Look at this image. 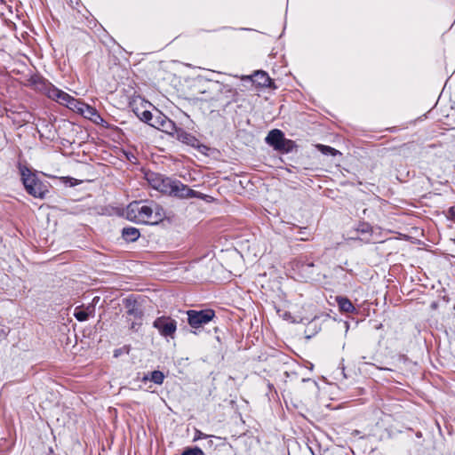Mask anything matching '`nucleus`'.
<instances>
[{"label": "nucleus", "mask_w": 455, "mask_h": 455, "mask_svg": "<svg viewBox=\"0 0 455 455\" xmlns=\"http://www.w3.org/2000/svg\"><path fill=\"white\" fill-rule=\"evenodd\" d=\"M126 213L128 220L144 224H157L165 218L163 207L153 201H134L128 205Z\"/></svg>", "instance_id": "1"}, {"label": "nucleus", "mask_w": 455, "mask_h": 455, "mask_svg": "<svg viewBox=\"0 0 455 455\" xmlns=\"http://www.w3.org/2000/svg\"><path fill=\"white\" fill-rule=\"evenodd\" d=\"M43 87L44 92L48 98L67 106L72 110H75L76 105L79 104L80 100L73 98L68 93L58 89L50 83H44Z\"/></svg>", "instance_id": "2"}, {"label": "nucleus", "mask_w": 455, "mask_h": 455, "mask_svg": "<svg viewBox=\"0 0 455 455\" xmlns=\"http://www.w3.org/2000/svg\"><path fill=\"white\" fill-rule=\"evenodd\" d=\"M164 194L179 198H203V194L189 188L180 180L171 178Z\"/></svg>", "instance_id": "3"}, {"label": "nucleus", "mask_w": 455, "mask_h": 455, "mask_svg": "<svg viewBox=\"0 0 455 455\" xmlns=\"http://www.w3.org/2000/svg\"><path fill=\"white\" fill-rule=\"evenodd\" d=\"M188 323L194 328L197 329L211 322L215 317V311L211 308L202 310H188Z\"/></svg>", "instance_id": "4"}, {"label": "nucleus", "mask_w": 455, "mask_h": 455, "mask_svg": "<svg viewBox=\"0 0 455 455\" xmlns=\"http://www.w3.org/2000/svg\"><path fill=\"white\" fill-rule=\"evenodd\" d=\"M153 327L157 329L162 336L172 337L177 330V322L169 316H160L154 321Z\"/></svg>", "instance_id": "5"}, {"label": "nucleus", "mask_w": 455, "mask_h": 455, "mask_svg": "<svg viewBox=\"0 0 455 455\" xmlns=\"http://www.w3.org/2000/svg\"><path fill=\"white\" fill-rule=\"evenodd\" d=\"M75 110L94 124H100L104 122V119L100 116L96 108L84 102L79 101Z\"/></svg>", "instance_id": "6"}, {"label": "nucleus", "mask_w": 455, "mask_h": 455, "mask_svg": "<svg viewBox=\"0 0 455 455\" xmlns=\"http://www.w3.org/2000/svg\"><path fill=\"white\" fill-rule=\"evenodd\" d=\"M147 180L154 189L165 193L168 181H170L171 178L164 177L159 173L151 172L147 174Z\"/></svg>", "instance_id": "7"}, {"label": "nucleus", "mask_w": 455, "mask_h": 455, "mask_svg": "<svg viewBox=\"0 0 455 455\" xmlns=\"http://www.w3.org/2000/svg\"><path fill=\"white\" fill-rule=\"evenodd\" d=\"M266 142L275 149L281 150L284 148V134L278 129L270 131L266 137Z\"/></svg>", "instance_id": "8"}, {"label": "nucleus", "mask_w": 455, "mask_h": 455, "mask_svg": "<svg viewBox=\"0 0 455 455\" xmlns=\"http://www.w3.org/2000/svg\"><path fill=\"white\" fill-rule=\"evenodd\" d=\"M174 130L176 132V137L180 142L187 144L188 146H191L193 148H200L201 147L199 144V140L192 134L187 132L186 131H184L181 128H177L176 126H175Z\"/></svg>", "instance_id": "9"}, {"label": "nucleus", "mask_w": 455, "mask_h": 455, "mask_svg": "<svg viewBox=\"0 0 455 455\" xmlns=\"http://www.w3.org/2000/svg\"><path fill=\"white\" fill-rule=\"evenodd\" d=\"M246 79L260 87H271L272 84V80L267 73L262 70L256 71L252 76H247Z\"/></svg>", "instance_id": "10"}, {"label": "nucleus", "mask_w": 455, "mask_h": 455, "mask_svg": "<svg viewBox=\"0 0 455 455\" xmlns=\"http://www.w3.org/2000/svg\"><path fill=\"white\" fill-rule=\"evenodd\" d=\"M124 307L128 315L132 316L134 319H141L143 314L135 300L131 298L125 299Z\"/></svg>", "instance_id": "11"}, {"label": "nucleus", "mask_w": 455, "mask_h": 455, "mask_svg": "<svg viewBox=\"0 0 455 455\" xmlns=\"http://www.w3.org/2000/svg\"><path fill=\"white\" fill-rule=\"evenodd\" d=\"M26 191L32 196L41 199H44L49 192L47 186L43 181L37 182L36 185L32 187L28 186V188Z\"/></svg>", "instance_id": "12"}, {"label": "nucleus", "mask_w": 455, "mask_h": 455, "mask_svg": "<svg viewBox=\"0 0 455 455\" xmlns=\"http://www.w3.org/2000/svg\"><path fill=\"white\" fill-rule=\"evenodd\" d=\"M21 180L26 190L28 188V186L32 187L36 185L37 182H41V180L36 177V174L32 173L28 168L21 169Z\"/></svg>", "instance_id": "13"}, {"label": "nucleus", "mask_w": 455, "mask_h": 455, "mask_svg": "<svg viewBox=\"0 0 455 455\" xmlns=\"http://www.w3.org/2000/svg\"><path fill=\"white\" fill-rule=\"evenodd\" d=\"M153 120L154 121L152 122V124H150V125L157 129H165L169 127H172V129L175 128V124L162 114H159Z\"/></svg>", "instance_id": "14"}, {"label": "nucleus", "mask_w": 455, "mask_h": 455, "mask_svg": "<svg viewBox=\"0 0 455 455\" xmlns=\"http://www.w3.org/2000/svg\"><path fill=\"white\" fill-rule=\"evenodd\" d=\"M339 308L340 311L345 313H355L356 308L352 302L346 297L338 296L336 298Z\"/></svg>", "instance_id": "15"}, {"label": "nucleus", "mask_w": 455, "mask_h": 455, "mask_svg": "<svg viewBox=\"0 0 455 455\" xmlns=\"http://www.w3.org/2000/svg\"><path fill=\"white\" fill-rule=\"evenodd\" d=\"M140 235L139 229L133 227L124 228L122 230V236L127 242H135Z\"/></svg>", "instance_id": "16"}, {"label": "nucleus", "mask_w": 455, "mask_h": 455, "mask_svg": "<svg viewBox=\"0 0 455 455\" xmlns=\"http://www.w3.org/2000/svg\"><path fill=\"white\" fill-rule=\"evenodd\" d=\"M164 375L160 371H153L149 375L143 377V381L150 380L155 384L161 385L164 382Z\"/></svg>", "instance_id": "17"}, {"label": "nucleus", "mask_w": 455, "mask_h": 455, "mask_svg": "<svg viewBox=\"0 0 455 455\" xmlns=\"http://www.w3.org/2000/svg\"><path fill=\"white\" fill-rule=\"evenodd\" d=\"M318 149L324 155L336 156L339 151L330 146L318 145Z\"/></svg>", "instance_id": "18"}, {"label": "nucleus", "mask_w": 455, "mask_h": 455, "mask_svg": "<svg viewBox=\"0 0 455 455\" xmlns=\"http://www.w3.org/2000/svg\"><path fill=\"white\" fill-rule=\"evenodd\" d=\"M140 119L147 124H148L150 125V124H152V122L154 121V117H153V115L150 111L148 110H145L141 113V115L140 116Z\"/></svg>", "instance_id": "19"}, {"label": "nucleus", "mask_w": 455, "mask_h": 455, "mask_svg": "<svg viewBox=\"0 0 455 455\" xmlns=\"http://www.w3.org/2000/svg\"><path fill=\"white\" fill-rule=\"evenodd\" d=\"M74 315L76 318V320L79 322L86 321L89 317V315L86 311L78 310L77 308L76 309Z\"/></svg>", "instance_id": "20"}, {"label": "nucleus", "mask_w": 455, "mask_h": 455, "mask_svg": "<svg viewBox=\"0 0 455 455\" xmlns=\"http://www.w3.org/2000/svg\"><path fill=\"white\" fill-rule=\"evenodd\" d=\"M181 455H204V451L198 448V447H195V448H188L187 450H185Z\"/></svg>", "instance_id": "21"}, {"label": "nucleus", "mask_w": 455, "mask_h": 455, "mask_svg": "<svg viewBox=\"0 0 455 455\" xmlns=\"http://www.w3.org/2000/svg\"><path fill=\"white\" fill-rule=\"evenodd\" d=\"M210 436L211 435H207L204 434L203 432H201L199 430H196L195 437H194V440L197 441V440H200V439H205V438L210 437Z\"/></svg>", "instance_id": "22"}, {"label": "nucleus", "mask_w": 455, "mask_h": 455, "mask_svg": "<svg viewBox=\"0 0 455 455\" xmlns=\"http://www.w3.org/2000/svg\"><path fill=\"white\" fill-rule=\"evenodd\" d=\"M361 228H358V231H360L361 233H369L371 232V227L368 225V224H362L360 226Z\"/></svg>", "instance_id": "23"}, {"label": "nucleus", "mask_w": 455, "mask_h": 455, "mask_svg": "<svg viewBox=\"0 0 455 455\" xmlns=\"http://www.w3.org/2000/svg\"><path fill=\"white\" fill-rule=\"evenodd\" d=\"M6 335H7V331H5V330H4V329H1V328H0V337H1V338H5V337H6Z\"/></svg>", "instance_id": "24"}, {"label": "nucleus", "mask_w": 455, "mask_h": 455, "mask_svg": "<svg viewBox=\"0 0 455 455\" xmlns=\"http://www.w3.org/2000/svg\"><path fill=\"white\" fill-rule=\"evenodd\" d=\"M135 325H136V323H132V325H131V328H132V329H135Z\"/></svg>", "instance_id": "25"}, {"label": "nucleus", "mask_w": 455, "mask_h": 455, "mask_svg": "<svg viewBox=\"0 0 455 455\" xmlns=\"http://www.w3.org/2000/svg\"><path fill=\"white\" fill-rule=\"evenodd\" d=\"M362 360H363V361H365V360H366V357H365V356H363V357H362Z\"/></svg>", "instance_id": "26"}, {"label": "nucleus", "mask_w": 455, "mask_h": 455, "mask_svg": "<svg viewBox=\"0 0 455 455\" xmlns=\"http://www.w3.org/2000/svg\"><path fill=\"white\" fill-rule=\"evenodd\" d=\"M307 266H308V267H313L314 265H313V263H310V264H308Z\"/></svg>", "instance_id": "27"}]
</instances>
